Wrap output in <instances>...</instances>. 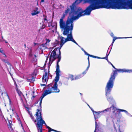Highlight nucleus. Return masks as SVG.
Returning a JSON list of instances; mask_svg holds the SVG:
<instances>
[{
    "label": "nucleus",
    "mask_w": 132,
    "mask_h": 132,
    "mask_svg": "<svg viewBox=\"0 0 132 132\" xmlns=\"http://www.w3.org/2000/svg\"><path fill=\"white\" fill-rule=\"evenodd\" d=\"M108 0H76L70 6L71 10L80 17L89 15L92 11L100 8H109Z\"/></svg>",
    "instance_id": "1"
},
{
    "label": "nucleus",
    "mask_w": 132,
    "mask_h": 132,
    "mask_svg": "<svg viewBox=\"0 0 132 132\" xmlns=\"http://www.w3.org/2000/svg\"><path fill=\"white\" fill-rule=\"evenodd\" d=\"M76 13L73 12L71 10L69 13V17L68 18L66 22L63 20L65 16L66 15L63 13L62 16L60 20L59 23L60 27L61 28L65 29H71L72 28V25L73 22L75 20L78 19L80 17V15L79 14L77 16Z\"/></svg>",
    "instance_id": "2"
},
{
    "label": "nucleus",
    "mask_w": 132,
    "mask_h": 132,
    "mask_svg": "<svg viewBox=\"0 0 132 132\" xmlns=\"http://www.w3.org/2000/svg\"><path fill=\"white\" fill-rule=\"evenodd\" d=\"M116 0H108L107 5L109 6V8L107 9H132V0L130 2L131 4L129 5V7H126L127 0H118V4L117 3Z\"/></svg>",
    "instance_id": "3"
},
{
    "label": "nucleus",
    "mask_w": 132,
    "mask_h": 132,
    "mask_svg": "<svg viewBox=\"0 0 132 132\" xmlns=\"http://www.w3.org/2000/svg\"><path fill=\"white\" fill-rule=\"evenodd\" d=\"M37 112H36V120H34V117L32 115V114L31 113L30 114V117L31 119L34 121L35 123V124H37L39 126V123H42V128H43V125L44 124L46 126L47 128H48V132H50L52 131H53L54 130V129H53L50 128L48 126L46 125V124L45 123V121L43 119L42 116H41V112L39 110V109H37Z\"/></svg>",
    "instance_id": "4"
},
{
    "label": "nucleus",
    "mask_w": 132,
    "mask_h": 132,
    "mask_svg": "<svg viewBox=\"0 0 132 132\" xmlns=\"http://www.w3.org/2000/svg\"><path fill=\"white\" fill-rule=\"evenodd\" d=\"M60 75H56L55 81L53 83H51L46 87V90L51 93L52 92H59L60 90L58 88L57 82L59 79Z\"/></svg>",
    "instance_id": "5"
},
{
    "label": "nucleus",
    "mask_w": 132,
    "mask_h": 132,
    "mask_svg": "<svg viewBox=\"0 0 132 132\" xmlns=\"http://www.w3.org/2000/svg\"><path fill=\"white\" fill-rule=\"evenodd\" d=\"M117 74V71L114 70L112 75H111V77L107 82L105 87L106 94L107 95L111 92L114 85V83L115 79V76Z\"/></svg>",
    "instance_id": "6"
},
{
    "label": "nucleus",
    "mask_w": 132,
    "mask_h": 132,
    "mask_svg": "<svg viewBox=\"0 0 132 132\" xmlns=\"http://www.w3.org/2000/svg\"><path fill=\"white\" fill-rule=\"evenodd\" d=\"M57 48H55L51 52V54H48V56L47 58L46 62L47 61L48 59L49 58V62L48 63V66H50L53 62L57 58L58 60V56L60 55L61 56V52L60 49H59V55H57L56 54V51L57 50Z\"/></svg>",
    "instance_id": "7"
},
{
    "label": "nucleus",
    "mask_w": 132,
    "mask_h": 132,
    "mask_svg": "<svg viewBox=\"0 0 132 132\" xmlns=\"http://www.w3.org/2000/svg\"><path fill=\"white\" fill-rule=\"evenodd\" d=\"M73 25H72V29L70 28L65 29H64V31L63 34L64 35H67V37L65 38V42H67L69 41H71L74 43H75L77 45H78V44L76 43L75 40L73 39L72 34V31L73 29Z\"/></svg>",
    "instance_id": "8"
},
{
    "label": "nucleus",
    "mask_w": 132,
    "mask_h": 132,
    "mask_svg": "<svg viewBox=\"0 0 132 132\" xmlns=\"http://www.w3.org/2000/svg\"><path fill=\"white\" fill-rule=\"evenodd\" d=\"M119 111V113L120 112H124L126 113L128 115H129V113H128V112L125 110L120 109H117L115 107L114 105H112L111 107L106 109L103 111H101V112H109L111 111L113 113L115 114H117L118 113V111Z\"/></svg>",
    "instance_id": "9"
},
{
    "label": "nucleus",
    "mask_w": 132,
    "mask_h": 132,
    "mask_svg": "<svg viewBox=\"0 0 132 132\" xmlns=\"http://www.w3.org/2000/svg\"><path fill=\"white\" fill-rule=\"evenodd\" d=\"M50 76L51 78L52 76L48 73H47L46 72H45L44 73L42 78V81L44 84H41V86H44L46 84L48 78H50Z\"/></svg>",
    "instance_id": "10"
},
{
    "label": "nucleus",
    "mask_w": 132,
    "mask_h": 132,
    "mask_svg": "<svg viewBox=\"0 0 132 132\" xmlns=\"http://www.w3.org/2000/svg\"><path fill=\"white\" fill-rule=\"evenodd\" d=\"M49 27L50 29L52 30L53 32H54V31L56 30V23H52L51 22L48 23V26Z\"/></svg>",
    "instance_id": "11"
},
{
    "label": "nucleus",
    "mask_w": 132,
    "mask_h": 132,
    "mask_svg": "<svg viewBox=\"0 0 132 132\" xmlns=\"http://www.w3.org/2000/svg\"><path fill=\"white\" fill-rule=\"evenodd\" d=\"M29 56L31 58H32L31 61L33 63H34V64H36V63L37 61V59H36V56L35 55H33L31 51L30 52L29 54Z\"/></svg>",
    "instance_id": "12"
},
{
    "label": "nucleus",
    "mask_w": 132,
    "mask_h": 132,
    "mask_svg": "<svg viewBox=\"0 0 132 132\" xmlns=\"http://www.w3.org/2000/svg\"><path fill=\"white\" fill-rule=\"evenodd\" d=\"M58 60L57 63L56 69V75H60L59 73L60 72V70L59 69V62L61 60V56L60 55L58 56Z\"/></svg>",
    "instance_id": "13"
},
{
    "label": "nucleus",
    "mask_w": 132,
    "mask_h": 132,
    "mask_svg": "<svg viewBox=\"0 0 132 132\" xmlns=\"http://www.w3.org/2000/svg\"><path fill=\"white\" fill-rule=\"evenodd\" d=\"M51 93L49 91H48V90H47L46 89V90L44 92L43 94L42 95V96L40 98V104H41L43 99V98L48 94H50Z\"/></svg>",
    "instance_id": "14"
},
{
    "label": "nucleus",
    "mask_w": 132,
    "mask_h": 132,
    "mask_svg": "<svg viewBox=\"0 0 132 132\" xmlns=\"http://www.w3.org/2000/svg\"><path fill=\"white\" fill-rule=\"evenodd\" d=\"M59 39H60V46L61 48L63 45L65 43L67 42H65V38L64 37L61 36L59 38Z\"/></svg>",
    "instance_id": "15"
},
{
    "label": "nucleus",
    "mask_w": 132,
    "mask_h": 132,
    "mask_svg": "<svg viewBox=\"0 0 132 132\" xmlns=\"http://www.w3.org/2000/svg\"><path fill=\"white\" fill-rule=\"evenodd\" d=\"M117 71L119 72H126L130 73L131 72V70L126 69H119L117 70Z\"/></svg>",
    "instance_id": "16"
},
{
    "label": "nucleus",
    "mask_w": 132,
    "mask_h": 132,
    "mask_svg": "<svg viewBox=\"0 0 132 132\" xmlns=\"http://www.w3.org/2000/svg\"><path fill=\"white\" fill-rule=\"evenodd\" d=\"M38 7H36L32 11L31 14L32 16L38 14L40 12L38 11Z\"/></svg>",
    "instance_id": "17"
},
{
    "label": "nucleus",
    "mask_w": 132,
    "mask_h": 132,
    "mask_svg": "<svg viewBox=\"0 0 132 132\" xmlns=\"http://www.w3.org/2000/svg\"><path fill=\"white\" fill-rule=\"evenodd\" d=\"M42 122L41 123H39V125H38L37 124H36L38 132H43L42 128Z\"/></svg>",
    "instance_id": "18"
},
{
    "label": "nucleus",
    "mask_w": 132,
    "mask_h": 132,
    "mask_svg": "<svg viewBox=\"0 0 132 132\" xmlns=\"http://www.w3.org/2000/svg\"><path fill=\"white\" fill-rule=\"evenodd\" d=\"M81 78L80 75H78L74 78L73 75H70L69 77L70 79L72 80L77 79Z\"/></svg>",
    "instance_id": "19"
},
{
    "label": "nucleus",
    "mask_w": 132,
    "mask_h": 132,
    "mask_svg": "<svg viewBox=\"0 0 132 132\" xmlns=\"http://www.w3.org/2000/svg\"><path fill=\"white\" fill-rule=\"evenodd\" d=\"M105 92H106L105 91ZM111 92L109 94H108L107 95H106V94H105L106 96L107 97V100L110 103L113 100V98L112 97L109 96V95L110 94ZM105 93H106V92H105Z\"/></svg>",
    "instance_id": "20"
},
{
    "label": "nucleus",
    "mask_w": 132,
    "mask_h": 132,
    "mask_svg": "<svg viewBox=\"0 0 132 132\" xmlns=\"http://www.w3.org/2000/svg\"><path fill=\"white\" fill-rule=\"evenodd\" d=\"M9 125H8V127L9 128V129L10 130V131L11 132H12L13 131V129L12 126V124L10 123V122H9Z\"/></svg>",
    "instance_id": "21"
},
{
    "label": "nucleus",
    "mask_w": 132,
    "mask_h": 132,
    "mask_svg": "<svg viewBox=\"0 0 132 132\" xmlns=\"http://www.w3.org/2000/svg\"><path fill=\"white\" fill-rule=\"evenodd\" d=\"M89 65H88V67H87V68H86V70L84 71V72L82 73V75H83V76H81V75H79L81 77H82L85 74H86V73L87 72V71H88L89 68Z\"/></svg>",
    "instance_id": "22"
},
{
    "label": "nucleus",
    "mask_w": 132,
    "mask_h": 132,
    "mask_svg": "<svg viewBox=\"0 0 132 132\" xmlns=\"http://www.w3.org/2000/svg\"><path fill=\"white\" fill-rule=\"evenodd\" d=\"M70 10V9L68 7L67 9L63 13L66 15Z\"/></svg>",
    "instance_id": "23"
},
{
    "label": "nucleus",
    "mask_w": 132,
    "mask_h": 132,
    "mask_svg": "<svg viewBox=\"0 0 132 132\" xmlns=\"http://www.w3.org/2000/svg\"><path fill=\"white\" fill-rule=\"evenodd\" d=\"M0 52L2 53L3 55V56L4 57H6V55L5 54L4 51L2 49H0Z\"/></svg>",
    "instance_id": "24"
},
{
    "label": "nucleus",
    "mask_w": 132,
    "mask_h": 132,
    "mask_svg": "<svg viewBox=\"0 0 132 132\" xmlns=\"http://www.w3.org/2000/svg\"><path fill=\"white\" fill-rule=\"evenodd\" d=\"M109 53L108 54H107H107L106 55V57H105L102 58V59H106L108 61V56L109 55Z\"/></svg>",
    "instance_id": "25"
},
{
    "label": "nucleus",
    "mask_w": 132,
    "mask_h": 132,
    "mask_svg": "<svg viewBox=\"0 0 132 132\" xmlns=\"http://www.w3.org/2000/svg\"><path fill=\"white\" fill-rule=\"evenodd\" d=\"M116 38L115 39H121V38H132V37H115Z\"/></svg>",
    "instance_id": "26"
},
{
    "label": "nucleus",
    "mask_w": 132,
    "mask_h": 132,
    "mask_svg": "<svg viewBox=\"0 0 132 132\" xmlns=\"http://www.w3.org/2000/svg\"><path fill=\"white\" fill-rule=\"evenodd\" d=\"M31 79L29 78L28 79V80H29V81L30 82H32V81L34 80V78H32V76H31Z\"/></svg>",
    "instance_id": "27"
},
{
    "label": "nucleus",
    "mask_w": 132,
    "mask_h": 132,
    "mask_svg": "<svg viewBox=\"0 0 132 132\" xmlns=\"http://www.w3.org/2000/svg\"><path fill=\"white\" fill-rule=\"evenodd\" d=\"M46 44H47L48 43H49L50 41V40L49 39H46Z\"/></svg>",
    "instance_id": "28"
},
{
    "label": "nucleus",
    "mask_w": 132,
    "mask_h": 132,
    "mask_svg": "<svg viewBox=\"0 0 132 132\" xmlns=\"http://www.w3.org/2000/svg\"><path fill=\"white\" fill-rule=\"evenodd\" d=\"M12 79H13V80L14 81V84L16 86H17V84L16 83V82L15 81V80H14V78H13V77H12Z\"/></svg>",
    "instance_id": "29"
},
{
    "label": "nucleus",
    "mask_w": 132,
    "mask_h": 132,
    "mask_svg": "<svg viewBox=\"0 0 132 132\" xmlns=\"http://www.w3.org/2000/svg\"><path fill=\"white\" fill-rule=\"evenodd\" d=\"M7 97H8V98L9 99V101L10 103H11V100H10V98L9 97V96L8 95H7Z\"/></svg>",
    "instance_id": "30"
},
{
    "label": "nucleus",
    "mask_w": 132,
    "mask_h": 132,
    "mask_svg": "<svg viewBox=\"0 0 132 132\" xmlns=\"http://www.w3.org/2000/svg\"><path fill=\"white\" fill-rule=\"evenodd\" d=\"M88 65H89V67L90 66V64H89V57L88 56Z\"/></svg>",
    "instance_id": "31"
},
{
    "label": "nucleus",
    "mask_w": 132,
    "mask_h": 132,
    "mask_svg": "<svg viewBox=\"0 0 132 132\" xmlns=\"http://www.w3.org/2000/svg\"><path fill=\"white\" fill-rule=\"evenodd\" d=\"M89 56H90V57H94V58H95V57H95V56H94L93 55H89Z\"/></svg>",
    "instance_id": "32"
},
{
    "label": "nucleus",
    "mask_w": 132,
    "mask_h": 132,
    "mask_svg": "<svg viewBox=\"0 0 132 132\" xmlns=\"http://www.w3.org/2000/svg\"><path fill=\"white\" fill-rule=\"evenodd\" d=\"M115 38H116L115 37H114L113 38V43H114L115 40H116V39H115Z\"/></svg>",
    "instance_id": "33"
},
{
    "label": "nucleus",
    "mask_w": 132,
    "mask_h": 132,
    "mask_svg": "<svg viewBox=\"0 0 132 132\" xmlns=\"http://www.w3.org/2000/svg\"><path fill=\"white\" fill-rule=\"evenodd\" d=\"M111 65L112 66V67L116 70L117 69L115 68V67L114 66V65L111 63Z\"/></svg>",
    "instance_id": "34"
},
{
    "label": "nucleus",
    "mask_w": 132,
    "mask_h": 132,
    "mask_svg": "<svg viewBox=\"0 0 132 132\" xmlns=\"http://www.w3.org/2000/svg\"><path fill=\"white\" fill-rule=\"evenodd\" d=\"M45 26V24H44V23L43 25V26H42V27H43V28H44L45 26Z\"/></svg>",
    "instance_id": "35"
},
{
    "label": "nucleus",
    "mask_w": 132,
    "mask_h": 132,
    "mask_svg": "<svg viewBox=\"0 0 132 132\" xmlns=\"http://www.w3.org/2000/svg\"><path fill=\"white\" fill-rule=\"evenodd\" d=\"M111 36L112 37H113V36H114V35L113 34V33H111Z\"/></svg>",
    "instance_id": "36"
},
{
    "label": "nucleus",
    "mask_w": 132,
    "mask_h": 132,
    "mask_svg": "<svg viewBox=\"0 0 132 132\" xmlns=\"http://www.w3.org/2000/svg\"><path fill=\"white\" fill-rule=\"evenodd\" d=\"M85 54L87 55H88L89 56V54L87 52H86Z\"/></svg>",
    "instance_id": "37"
},
{
    "label": "nucleus",
    "mask_w": 132,
    "mask_h": 132,
    "mask_svg": "<svg viewBox=\"0 0 132 132\" xmlns=\"http://www.w3.org/2000/svg\"><path fill=\"white\" fill-rule=\"evenodd\" d=\"M95 57H96L95 58H98V59H101V58L99 57H97V56H95Z\"/></svg>",
    "instance_id": "38"
},
{
    "label": "nucleus",
    "mask_w": 132,
    "mask_h": 132,
    "mask_svg": "<svg viewBox=\"0 0 132 132\" xmlns=\"http://www.w3.org/2000/svg\"><path fill=\"white\" fill-rule=\"evenodd\" d=\"M91 110L92 111V112H93V113H94V111L93 110V109H91Z\"/></svg>",
    "instance_id": "39"
},
{
    "label": "nucleus",
    "mask_w": 132,
    "mask_h": 132,
    "mask_svg": "<svg viewBox=\"0 0 132 132\" xmlns=\"http://www.w3.org/2000/svg\"><path fill=\"white\" fill-rule=\"evenodd\" d=\"M44 2V0H41V2Z\"/></svg>",
    "instance_id": "40"
},
{
    "label": "nucleus",
    "mask_w": 132,
    "mask_h": 132,
    "mask_svg": "<svg viewBox=\"0 0 132 132\" xmlns=\"http://www.w3.org/2000/svg\"><path fill=\"white\" fill-rule=\"evenodd\" d=\"M3 40L4 41H5V43H7L8 42L7 41H6V40H5L4 39H3Z\"/></svg>",
    "instance_id": "41"
},
{
    "label": "nucleus",
    "mask_w": 132,
    "mask_h": 132,
    "mask_svg": "<svg viewBox=\"0 0 132 132\" xmlns=\"http://www.w3.org/2000/svg\"><path fill=\"white\" fill-rule=\"evenodd\" d=\"M32 97L33 98H34L35 97V96L34 95H33Z\"/></svg>",
    "instance_id": "42"
},
{
    "label": "nucleus",
    "mask_w": 132,
    "mask_h": 132,
    "mask_svg": "<svg viewBox=\"0 0 132 132\" xmlns=\"http://www.w3.org/2000/svg\"><path fill=\"white\" fill-rule=\"evenodd\" d=\"M116 3H117L118 4V0H116Z\"/></svg>",
    "instance_id": "43"
},
{
    "label": "nucleus",
    "mask_w": 132,
    "mask_h": 132,
    "mask_svg": "<svg viewBox=\"0 0 132 132\" xmlns=\"http://www.w3.org/2000/svg\"><path fill=\"white\" fill-rule=\"evenodd\" d=\"M44 20H45V21H47V19L46 18H45L44 19Z\"/></svg>",
    "instance_id": "44"
},
{
    "label": "nucleus",
    "mask_w": 132,
    "mask_h": 132,
    "mask_svg": "<svg viewBox=\"0 0 132 132\" xmlns=\"http://www.w3.org/2000/svg\"><path fill=\"white\" fill-rule=\"evenodd\" d=\"M113 43H113V42H112L111 44V45H112V46L113 45Z\"/></svg>",
    "instance_id": "45"
},
{
    "label": "nucleus",
    "mask_w": 132,
    "mask_h": 132,
    "mask_svg": "<svg viewBox=\"0 0 132 132\" xmlns=\"http://www.w3.org/2000/svg\"><path fill=\"white\" fill-rule=\"evenodd\" d=\"M34 44L35 46H36V44H37L36 43H34Z\"/></svg>",
    "instance_id": "46"
},
{
    "label": "nucleus",
    "mask_w": 132,
    "mask_h": 132,
    "mask_svg": "<svg viewBox=\"0 0 132 132\" xmlns=\"http://www.w3.org/2000/svg\"><path fill=\"white\" fill-rule=\"evenodd\" d=\"M84 53H85H85L86 52L85 51V50H84Z\"/></svg>",
    "instance_id": "47"
},
{
    "label": "nucleus",
    "mask_w": 132,
    "mask_h": 132,
    "mask_svg": "<svg viewBox=\"0 0 132 132\" xmlns=\"http://www.w3.org/2000/svg\"><path fill=\"white\" fill-rule=\"evenodd\" d=\"M84 53H85H85L86 52L85 51V50H84Z\"/></svg>",
    "instance_id": "48"
},
{
    "label": "nucleus",
    "mask_w": 132,
    "mask_h": 132,
    "mask_svg": "<svg viewBox=\"0 0 132 132\" xmlns=\"http://www.w3.org/2000/svg\"><path fill=\"white\" fill-rule=\"evenodd\" d=\"M81 49L83 51H84V50L82 48Z\"/></svg>",
    "instance_id": "49"
},
{
    "label": "nucleus",
    "mask_w": 132,
    "mask_h": 132,
    "mask_svg": "<svg viewBox=\"0 0 132 132\" xmlns=\"http://www.w3.org/2000/svg\"><path fill=\"white\" fill-rule=\"evenodd\" d=\"M2 39H3V36H2Z\"/></svg>",
    "instance_id": "50"
},
{
    "label": "nucleus",
    "mask_w": 132,
    "mask_h": 132,
    "mask_svg": "<svg viewBox=\"0 0 132 132\" xmlns=\"http://www.w3.org/2000/svg\"><path fill=\"white\" fill-rule=\"evenodd\" d=\"M34 98H33L32 97L31 98V99H32V100H33Z\"/></svg>",
    "instance_id": "51"
},
{
    "label": "nucleus",
    "mask_w": 132,
    "mask_h": 132,
    "mask_svg": "<svg viewBox=\"0 0 132 132\" xmlns=\"http://www.w3.org/2000/svg\"><path fill=\"white\" fill-rule=\"evenodd\" d=\"M24 46H25V47H26V44H24Z\"/></svg>",
    "instance_id": "52"
},
{
    "label": "nucleus",
    "mask_w": 132,
    "mask_h": 132,
    "mask_svg": "<svg viewBox=\"0 0 132 132\" xmlns=\"http://www.w3.org/2000/svg\"><path fill=\"white\" fill-rule=\"evenodd\" d=\"M2 41H1V40L0 39V42H2Z\"/></svg>",
    "instance_id": "53"
},
{
    "label": "nucleus",
    "mask_w": 132,
    "mask_h": 132,
    "mask_svg": "<svg viewBox=\"0 0 132 132\" xmlns=\"http://www.w3.org/2000/svg\"><path fill=\"white\" fill-rule=\"evenodd\" d=\"M88 105V106L89 107H90V106H89V105Z\"/></svg>",
    "instance_id": "54"
},
{
    "label": "nucleus",
    "mask_w": 132,
    "mask_h": 132,
    "mask_svg": "<svg viewBox=\"0 0 132 132\" xmlns=\"http://www.w3.org/2000/svg\"><path fill=\"white\" fill-rule=\"evenodd\" d=\"M131 72H132V70H131Z\"/></svg>",
    "instance_id": "55"
},
{
    "label": "nucleus",
    "mask_w": 132,
    "mask_h": 132,
    "mask_svg": "<svg viewBox=\"0 0 132 132\" xmlns=\"http://www.w3.org/2000/svg\"><path fill=\"white\" fill-rule=\"evenodd\" d=\"M89 108H90V109H91V108L90 107H89Z\"/></svg>",
    "instance_id": "56"
},
{
    "label": "nucleus",
    "mask_w": 132,
    "mask_h": 132,
    "mask_svg": "<svg viewBox=\"0 0 132 132\" xmlns=\"http://www.w3.org/2000/svg\"><path fill=\"white\" fill-rule=\"evenodd\" d=\"M89 108H90V109H91V108L90 107H89Z\"/></svg>",
    "instance_id": "57"
},
{
    "label": "nucleus",
    "mask_w": 132,
    "mask_h": 132,
    "mask_svg": "<svg viewBox=\"0 0 132 132\" xmlns=\"http://www.w3.org/2000/svg\"><path fill=\"white\" fill-rule=\"evenodd\" d=\"M89 108H90V109H91V108L90 107H89Z\"/></svg>",
    "instance_id": "58"
},
{
    "label": "nucleus",
    "mask_w": 132,
    "mask_h": 132,
    "mask_svg": "<svg viewBox=\"0 0 132 132\" xmlns=\"http://www.w3.org/2000/svg\"><path fill=\"white\" fill-rule=\"evenodd\" d=\"M89 108H90V109H91V108L90 107H89Z\"/></svg>",
    "instance_id": "59"
}]
</instances>
